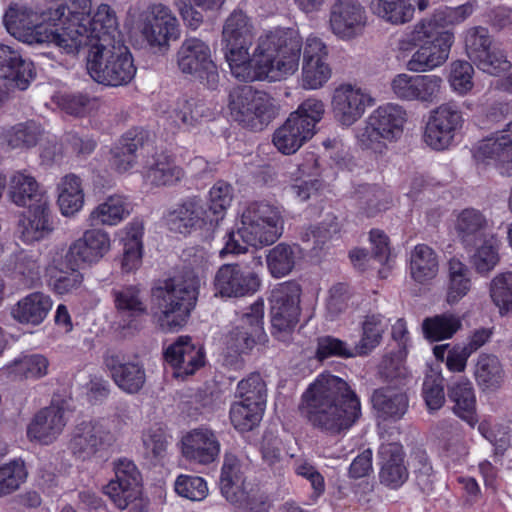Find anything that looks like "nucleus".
<instances>
[{
    "label": "nucleus",
    "mask_w": 512,
    "mask_h": 512,
    "mask_svg": "<svg viewBox=\"0 0 512 512\" xmlns=\"http://www.w3.org/2000/svg\"><path fill=\"white\" fill-rule=\"evenodd\" d=\"M303 401L310 424L333 436L349 430L361 415L356 394L343 379L328 373L310 384Z\"/></svg>",
    "instance_id": "obj_1"
},
{
    "label": "nucleus",
    "mask_w": 512,
    "mask_h": 512,
    "mask_svg": "<svg viewBox=\"0 0 512 512\" xmlns=\"http://www.w3.org/2000/svg\"><path fill=\"white\" fill-rule=\"evenodd\" d=\"M304 43L297 31L277 29L261 35L256 42L252 59L240 81H281L299 68Z\"/></svg>",
    "instance_id": "obj_2"
},
{
    "label": "nucleus",
    "mask_w": 512,
    "mask_h": 512,
    "mask_svg": "<svg viewBox=\"0 0 512 512\" xmlns=\"http://www.w3.org/2000/svg\"><path fill=\"white\" fill-rule=\"evenodd\" d=\"M283 233V218L278 207L265 202L249 203L241 214L236 232L227 233L220 256L242 254L247 246L262 247L273 244Z\"/></svg>",
    "instance_id": "obj_3"
},
{
    "label": "nucleus",
    "mask_w": 512,
    "mask_h": 512,
    "mask_svg": "<svg viewBox=\"0 0 512 512\" xmlns=\"http://www.w3.org/2000/svg\"><path fill=\"white\" fill-rule=\"evenodd\" d=\"M196 276H175L152 289L153 319L164 332H175L186 325L198 296Z\"/></svg>",
    "instance_id": "obj_4"
},
{
    "label": "nucleus",
    "mask_w": 512,
    "mask_h": 512,
    "mask_svg": "<svg viewBox=\"0 0 512 512\" xmlns=\"http://www.w3.org/2000/svg\"><path fill=\"white\" fill-rule=\"evenodd\" d=\"M441 14L419 20L407 35L399 41L400 50L417 47L407 62V69L412 72H427L443 65L454 43V33L439 26Z\"/></svg>",
    "instance_id": "obj_5"
},
{
    "label": "nucleus",
    "mask_w": 512,
    "mask_h": 512,
    "mask_svg": "<svg viewBox=\"0 0 512 512\" xmlns=\"http://www.w3.org/2000/svg\"><path fill=\"white\" fill-rule=\"evenodd\" d=\"M64 5L39 11L22 2H12L3 16L7 32L15 39L33 44L54 43L58 47L56 21L64 15Z\"/></svg>",
    "instance_id": "obj_6"
},
{
    "label": "nucleus",
    "mask_w": 512,
    "mask_h": 512,
    "mask_svg": "<svg viewBox=\"0 0 512 512\" xmlns=\"http://www.w3.org/2000/svg\"><path fill=\"white\" fill-rule=\"evenodd\" d=\"M87 72L97 83L108 87L127 85L135 77L136 67L128 47L123 41L90 47Z\"/></svg>",
    "instance_id": "obj_7"
},
{
    "label": "nucleus",
    "mask_w": 512,
    "mask_h": 512,
    "mask_svg": "<svg viewBox=\"0 0 512 512\" xmlns=\"http://www.w3.org/2000/svg\"><path fill=\"white\" fill-rule=\"evenodd\" d=\"M324 111V103L319 99L308 98L302 102L274 131L272 143L275 148L284 155L296 153L315 134V126Z\"/></svg>",
    "instance_id": "obj_8"
},
{
    "label": "nucleus",
    "mask_w": 512,
    "mask_h": 512,
    "mask_svg": "<svg viewBox=\"0 0 512 512\" xmlns=\"http://www.w3.org/2000/svg\"><path fill=\"white\" fill-rule=\"evenodd\" d=\"M405 121L406 112L401 106L392 103L379 106L367 117L364 126L357 130V142L362 149L383 153L386 142H392L402 135Z\"/></svg>",
    "instance_id": "obj_9"
},
{
    "label": "nucleus",
    "mask_w": 512,
    "mask_h": 512,
    "mask_svg": "<svg viewBox=\"0 0 512 512\" xmlns=\"http://www.w3.org/2000/svg\"><path fill=\"white\" fill-rule=\"evenodd\" d=\"M381 375L388 384L373 392V407L380 418L398 421L409 407V399L404 390L408 380L407 369L400 362L384 360Z\"/></svg>",
    "instance_id": "obj_10"
},
{
    "label": "nucleus",
    "mask_w": 512,
    "mask_h": 512,
    "mask_svg": "<svg viewBox=\"0 0 512 512\" xmlns=\"http://www.w3.org/2000/svg\"><path fill=\"white\" fill-rule=\"evenodd\" d=\"M79 22L76 36L68 40L62 39V50L67 54L77 53L81 47L115 43L123 41L118 30V20L115 11L108 4H100L93 16L75 18Z\"/></svg>",
    "instance_id": "obj_11"
},
{
    "label": "nucleus",
    "mask_w": 512,
    "mask_h": 512,
    "mask_svg": "<svg viewBox=\"0 0 512 512\" xmlns=\"http://www.w3.org/2000/svg\"><path fill=\"white\" fill-rule=\"evenodd\" d=\"M228 108L235 121L254 130H262L277 114L273 98L251 86L234 87L229 93Z\"/></svg>",
    "instance_id": "obj_12"
},
{
    "label": "nucleus",
    "mask_w": 512,
    "mask_h": 512,
    "mask_svg": "<svg viewBox=\"0 0 512 512\" xmlns=\"http://www.w3.org/2000/svg\"><path fill=\"white\" fill-rule=\"evenodd\" d=\"M254 39V28L242 11H234L226 19L222 30L225 59L231 74L240 79L252 59L249 48Z\"/></svg>",
    "instance_id": "obj_13"
},
{
    "label": "nucleus",
    "mask_w": 512,
    "mask_h": 512,
    "mask_svg": "<svg viewBox=\"0 0 512 512\" xmlns=\"http://www.w3.org/2000/svg\"><path fill=\"white\" fill-rule=\"evenodd\" d=\"M116 440L108 419L83 421L72 430L67 448L76 461L91 462L102 457Z\"/></svg>",
    "instance_id": "obj_14"
},
{
    "label": "nucleus",
    "mask_w": 512,
    "mask_h": 512,
    "mask_svg": "<svg viewBox=\"0 0 512 512\" xmlns=\"http://www.w3.org/2000/svg\"><path fill=\"white\" fill-rule=\"evenodd\" d=\"M300 296V286L292 281L281 283L271 291L269 300L272 334L280 341H288L298 323Z\"/></svg>",
    "instance_id": "obj_15"
},
{
    "label": "nucleus",
    "mask_w": 512,
    "mask_h": 512,
    "mask_svg": "<svg viewBox=\"0 0 512 512\" xmlns=\"http://www.w3.org/2000/svg\"><path fill=\"white\" fill-rule=\"evenodd\" d=\"M137 28L150 48L167 49L170 41L180 36L179 21L171 8L152 3L140 14Z\"/></svg>",
    "instance_id": "obj_16"
},
{
    "label": "nucleus",
    "mask_w": 512,
    "mask_h": 512,
    "mask_svg": "<svg viewBox=\"0 0 512 512\" xmlns=\"http://www.w3.org/2000/svg\"><path fill=\"white\" fill-rule=\"evenodd\" d=\"M176 63L183 74L193 76L209 89L217 87V66L212 60L209 45L203 40L196 37L186 38L177 50Z\"/></svg>",
    "instance_id": "obj_17"
},
{
    "label": "nucleus",
    "mask_w": 512,
    "mask_h": 512,
    "mask_svg": "<svg viewBox=\"0 0 512 512\" xmlns=\"http://www.w3.org/2000/svg\"><path fill=\"white\" fill-rule=\"evenodd\" d=\"M260 286L259 274L242 263L221 265L213 278L215 295L223 298L251 296L259 290Z\"/></svg>",
    "instance_id": "obj_18"
},
{
    "label": "nucleus",
    "mask_w": 512,
    "mask_h": 512,
    "mask_svg": "<svg viewBox=\"0 0 512 512\" xmlns=\"http://www.w3.org/2000/svg\"><path fill=\"white\" fill-rule=\"evenodd\" d=\"M329 49L325 42L313 34L304 42L302 69L299 85L304 90H318L332 77V67L328 62Z\"/></svg>",
    "instance_id": "obj_19"
},
{
    "label": "nucleus",
    "mask_w": 512,
    "mask_h": 512,
    "mask_svg": "<svg viewBox=\"0 0 512 512\" xmlns=\"http://www.w3.org/2000/svg\"><path fill=\"white\" fill-rule=\"evenodd\" d=\"M463 122L462 112L456 103L439 105L430 112L424 132L425 143L435 150L448 148Z\"/></svg>",
    "instance_id": "obj_20"
},
{
    "label": "nucleus",
    "mask_w": 512,
    "mask_h": 512,
    "mask_svg": "<svg viewBox=\"0 0 512 512\" xmlns=\"http://www.w3.org/2000/svg\"><path fill=\"white\" fill-rule=\"evenodd\" d=\"M368 25V12L359 0H335L329 10V28L342 41L360 37Z\"/></svg>",
    "instance_id": "obj_21"
},
{
    "label": "nucleus",
    "mask_w": 512,
    "mask_h": 512,
    "mask_svg": "<svg viewBox=\"0 0 512 512\" xmlns=\"http://www.w3.org/2000/svg\"><path fill=\"white\" fill-rule=\"evenodd\" d=\"M264 303L256 301L239 316L226 336V345L234 353L242 354L251 350L264 337Z\"/></svg>",
    "instance_id": "obj_22"
},
{
    "label": "nucleus",
    "mask_w": 512,
    "mask_h": 512,
    "mask_svg": "<svg viewBox=\"0 0 512 512\" xmlns=\"http://www.w3.org/2000/svg\"><path fill=\"white\" fill-rule=\"evenodd\" d=\"M373 105L369 92L357 84L342 83L332 93L331 108L335 119L343 126H351Z\"/></svg>",
    "instance_id": "obj_23"
},
{
    "label": "nucleus",
    "mask_w": 512,
    "mask_h": 512,
    "mask_svg": "<svg viewBox=\"0 0 512 512\" xmlns=\"http://www.w3.org/2000/svg\"><path fill=\"white\" fill-rule=\"evenodd\" d=\"M442 87L443 79L435 74L410 75L400 73L391 82V89L397 98L426 105L439 99Z\"/></svg>",
    "instance_id": "obj_24"
},
{
    "label": "nucleus",
    "mask_w": 512,
    "mask_h": 512,
    "mask_svg": "<svg viewBox=\"0 0 512 512\" xmlns=\"http://www.w3.org/2000/svg\"><path fill=\"white\" fill-rule=\"evenodd\" d=\"M115 479H112L104 488L105 494L121 510L138 498L141 493V474L135 463L127 458L114 461Z\"/></svg>",
    "instance_id": "obj_25"
},
{
    "label": "nucleus",
    "mask_w": 512,
    "mask_h": 512,
    "mask_svg": "<svg viewBox=\"0 0 512 512\" xmlns=\"http://www.w3.org/2000/svg\"><path fill=\"white\" fill-rule=\"evenodd\" d=\"M111 293L116 309V328L128 333L136 330L140 318L147 314V305L140 289L135 285H128L115 287Z\"/></svg>",
    "instance_id": "obj_26"
},
{
    "label": "nucleus",
    "mask_w": 512,
    "mask_h": 512,
    "mask_svg": "<svg viewBox=\"0 0 512 512\" xmlns=\"http://www.w3.org/2000/svg\"><path fill=\"white\" fill-rule=\"evenodd\" d=\"M221 444L216 433L205 427L187 432L181 440L183 457L193 463L209 465L220 454Z\"/></svg>",
    "instance_id": "obj_27"
},
{
    "label": "nucleus",
    "mask_w": 512,
    "mask_h": 512,
    "mask_svg": "<svg viewBox=\"0 0 512 512\" xmlns=\"http://www.w3.org/2000/svg\"><path fill=\"white\" fill-rule=\"evenodd\" d=\"M111 248L109 234L101 229H90L68 248L64 260L72 266L98 262Z\"/></svg>",
    "instance_id": "obj_28"
},
{
    "label": "nucleus",
    "mask_w": 512,
    "mask_h": 512,
    "mask_svg": "<svg viewBox=\"0 0 512 512\" xmlns=\"http://www.w3.org/2000/svg\"><path fill=\"white\" fill-rule=\"evenodd\" d=\"M104 364L115 384L125 393L136 394L144 387L146 373L139 362L125 361L120 353L107 352Z\"/></svg>",
    "instance_id": "obj_29"
},
{
    "label": "nucleus",
    "mask_w": 512,
    "mask_h": 512,
    "mask_svg": "<svg viewBox=\"0 0 512 512\" xmlns=\"http://www.w3.org/2000/svg\"><path fill=\"white\" fill-rule=\"evenodd\" d=\"M166 361L174 368L175 377L193 374L204 364V353L196 347L189 336H180L165 351Z\"/></svg>",
    "instance_id": "obj_30"
},
{
    "label": "nucleus",
    "mask_w": 512,
    "mask_h": 512,
    "mask_svg": "<svg viewBox=\"0 0 512 512\" xmlns=\"http://www.w3.org/2000/svg\"><path fill=\"white\" fill-rule=\"evenodd\" d=\"M150 146V134L143 128L128 130L111 151V166L118 172H126L136 164L137 152Z\"/></svg>",
    "instance_id": "obj_31"
},
{
    "label": "nucleus",
    "mask_w": 512,
    "mask_h": 512,
    "mask_svg": "<svg viewBox=\"0 0 512 512\" xmlns=\"http://www.w3.org/2000/svg\"><path fill=\"white\" fill-rule=\"evenodd\" d=\"M473 155L476 161L487 165L512 163V121L502 131L481 140Z\"/></svg>",
    "instance_id": "obj_32"
},
{
    "label": "nucleus",
    "mask_w": 512,
    "mask_h": 512,
    "mask_svg": "<svg viewBox=\"0 0 512 512\" xmlns=\"http://www.w3.org/2000/svg\"><path fill=\"white\" fill-rule=\"evenodd\" d=\"M379 479L385 486L397 489L408 479V469L404 463L403 448L399 443H383L378 451Z\"/></svg>",
    "instance_id": "obj_33"
},
{
    "label": "nucleus",
    "mask_w": 512,
    "mask_h": 512,
    "mask_svg": "<svg viewBox=\"0 0 512 512\" xmlns=\"http://www.w3.org/2000/svg\"><path fill=\"white\" fill-rule=\"evenodd\" d=\"M66 423L63 408L59 406L46 407L40 410L28 425L27 436L30 440L49 444L62 433Z\"/></svg>",
    "instance_id": "obj_34"
},
{
    "label": "nucleus",
    "mask_w": 512,
    "mask_h": 512,
    "mask_svg": "<svg viewBox=\"0 0 512 512\" xmlns=\"http://www.w3.org/2000/svg\"><path fill=\"white\" fill-rule=\"evenodd\" d=\"M34 76L32 62L23 59L11 46L0 43V79L9 80L18 89L25 90Z\"/></svg>",
    "instance_id": "obj_35"
},
{
    "label": "nucleus",
    "mask_w": 512,
    "mask_h": 512,
    "mask_svg": "<svg viewBox=\"0 0 512 512\" xmlns=\"http://www.w3.org/2000/svg\"><path fill=\"white\" fill-rule=\"evenodd\" d=\"M319 175L317 155L314 152L305 153L303 161L298 164L296 171L291 173L290 193L299 201L308 200L321 186Z\"/></svg>",
    "instance_id": "obj_36"
},
{
    "label": "nucleus",
    "mask_w": 512,
    "mask_h": 512,
    "mask_svg": "<svg viewBox=\"0 0 512 512\" xmlns=\"http://www.w3.org/2000/svg\"><path fill=\"white\" fill-rule=\"evenodd\" d=\"M8 197L19 207H30V204L49 201L35 177L26 170H18L10 175Z\"/></svg>",
    "instance_id": "obj_37"
},
{
    "label": "nucleus",
    "mask_w": 512,
    "mask_h": 512,
    "mask_svg": "<svg viewBox=\"0 0 512 512\" xmlns=\"http://www.w3.org/2000/svg\"><path fill=\"white\" fill-rule=\"evenodd\" d=\"M53 306L49 295L33 292L20 299L11 309L12 318L20 324H41Z\"/></svg>",
    "instance_id": "obj_38"
},
{
    "label": "nucleus",
    "mask_w": 512,
    "mask_h": 512,
    "mask_svg": "<svg viewBox=\"0 0 512 512\" xmlns=\"http://www.w3.org/2000/svg\"><path fill=\"white\" fill-rule=\"evenodd\" d=\"M50 362L45 355L24 354L0 369V375L9 380H37L48 374Z\"/></svg>",
    "instance_id": "obj_39"
},
{
    "label": "nucleus",
    "mask_w": 512,
    "mask_h": 512,
    "mask_svg": "<svg viewBox=\"0 0 512 512\" xmlns=\"http://www.w3.org/2000/svg\"><path fill=\"white\" fill-rule=\"evenodd\" d=\"M169 229L181 234L201 228L206 223V211L202 201L190 198L171 211L167 218Z\"/></svg>",
    "instance_id": "obj_40"
},
{
    "label": "nucleus",
    "mask_w": 512,
    "mask_h": 512,
    "mask_svg": "<svg viewBox=\"0 0 512 512\" xmlns=\"http://www.w3.org/2000/svg\"><path fill=\"white\" fill-rule=\"evenodd\" d=\"M143 177L153 186H171L184 178V171L169 156L161 153L146 161Z\"/></svg>",
    "instance_id": "obj_41"
},
{
    "label": "nucleus",
    "mask_w": 512,
    "mask_h": 512,
    "mask_svg": "<svg viewBox=\"0 0 512 512\" xmlns=\"http://www.w3.org/2000/svg\"><path fill=\"white\" fill-rule=\"evenodd\" d=\"M448 397L454 403L453 412L471 427L478 422L476 396L472 383L460 378L448 387Z\"/></svg>",
    "instance_id": "obj_42"
},
{
    "label": "nucleus",
    "mask_w": 512,
    "mask_h": 512,
    "mask_svg": "<svg viewBox=\"0 0 512 512\" xmlns=\"http://www.w3.org/2000/svg\"><path fill=\"white\" fill-rule=\"evenodd\" d=\"M21 238L25 242L39 241L50 231L49 201L41 204H30L27 213L19 222Z\"/></svg>",
    "instance_id": "obj_43"
},
{
    "label": "nucleus",
    "mask_w": 512,
    "mask_h": 512,
    "mask_svg": "<svg viewBox=\"0 0 512 512\" xmlns=\"http://www.w3.org/2000/svg\"><path fill=\"white\" fill-rule=\"evenodd\" d=\"M220 490L229 502L238 501L245 488L243 464L233 453L224 455L220 476Z\"/></svg>",
    "instance_id": "obj_44"
},
{
    "label": "nucleus",
    "mask_w": 512,
    "mask_h": 512,
    "mask_svg": "<svg viewBox=\"0 0 512 512\" xmlns=\"http://www.w3.org/2000/svg\"><path fill=\"white\" fill-rule=\"evenodd\" d=\"M143 231L142 221L133 220L120 232L123 244L122 269L126 272L136 270L142 263Z\"/></svg>",
    "instance_id": "obj_45"
},
{
    "label": "nucleus",
    "mask_w": 512,
    "mask_h": 512,
    "mask_svg": "<svg viewBox=\"0 0 512 512\" xmlns=\"http://www.w3.org/2000/svg\"><path fill=\"white\" fill-rule=\"evenodd\" d=\"M456 232L461 242L466 246H473L483 237L491 235L486 233L488 220L484 214L474 208H467L461 211L457 217Z\"/></svg>",
    "instance_id": "obj_46"
},
{
    "label": "nucleus",
    "mask_w": 512,
    "mask_h": 512,
    "mask_svg": "<svg viewBox=\"0 0 512 512\" xmlns=\"http://www.w3.org/2000/svg\"><path fill=\"white\" fill-rule=\"evenodd\" d=\"M129 206L125 197L109 196L91 211L87 221L91 227L117 225L129 215Z\"/></svg>",
    "instance_id": "obj_47"
},
{
    "label": "nucleus",
    "mask_w": 512,
    "mask_h": 512,
    "mask_svg": "<svg viewBox=\"0 0 512 512\" xmlns=\"http://www.w3.org/2000/svg\"><path fill=\"white\" fill-rule=\"evenodd\" d=\"M434 435L441 442L446 457L452 461H459L468 454L457 421L445 419L439 421L433 428Z\"/></svg>",
    "instance_id": "obj_48"
},
{
    "label": "nucleus",
    "mask_w": 512,
    "mask_h": 512,
    "mask_svg": "<svg viewBox=\"0 0 512 512\" xmlns=\"http://www.w3.org/2000/svg\"><path fill=\"white\" fill-rule=\"evenodd\" d=\"M439 260L436 252L426 244H418L410 254V274L418 283H425L438 274Z\"/></svg>",
    "instance_id": "obj_49"
},
{
    "label": "nucleus",
    "mask_w": 512,
    "mask_h": 512,
    "mask_svg": "<svg viewBox=\"0 0 512 512\" xmlns=\"http://www.w3.org/2000/svg\"><path fill=\"white\" fill-rule=\"evenodd\" d=\"M301 258V248L296 244L279 243L268 251L267 268L274 278L287 276Z\"/></svg>",
    "instance_id": "obj_50"
},
{
    "label": "nucleus",
    "mask_w": 512,
    "mask_h": 512,
    "mask_svg": "<svg viewBox=\"0 0 512 512\" xmlns=\"http://www.w3.org/2000/svg\"><path fill=\"white\" fill-rule=\"evenodd\" d=\"M447 266L446 301L453 305L469 293L472 286L471 272L468 266L457 258H451Z\"/></svg>",
    "instance_id": "obj_51"
},
{
    "label": "nucleus",
    "mask_w": 512,
    "mask_h": 512,
    "mask_svg": "<svg viewBox=\"0 0 512 512\" xmlns=\"http://www.w3.org/2000/svg\"><path fill=\"white\" fill-rule=\"evenodd\" d=\"M58 205L65 216L74 215L84 204L81 180L74 174L63 177L58 184Z\"/></svg>",
    "instance_id": "obj_52"
},
{
    "label": "nucleus",
    "mask_w": 512,
    "mask_h": 512,
    "mask_svg": "<svg viewBox=\"0 0 512 512\" xmlns=\"http://www.w3.org/2000/svg\"><path fill=\"white\" fill-rule=\"evenodd\" d=\"M474 252L470 255V263L479 274L486 275L499 263V240L491 234L478 240Z\"/></svg>",
    "instance_id": "obj_53"
},
{
    "label": "nucleus",
    "mask_w": 512,
    "mask_h": 512,
    "mask_svg": "<svg viewBox=\"0 0 512 512\" xmlns=\"http://www.w3.org/2000/svg\"><path fill=\"white\" fill-rule=\"evenodd\" d=\"M371 9L379 18L393 25L411 21L415 12L410 0H374Z\"/></svg>",
    "instance_id": "obj_54"
},
{
    "label": "nucleus",
    "mask_w": 512,
    "mask_h": 512,
    "mask_svg": "<svg viewBox=\"0 0 512 512\" xmlns=\"http://www.w3.org/2000/svg\"><path fill=\"white\" fill-rule=\"evenodd\" d=\"M474 375L478 385L484 390H496L504 381L503 367L492 354L483 353L478 356Z\"/></svg>",
    "instance_id": "obj_55"
},
{
    "label": "nucleus",
    "mask_w": 512,
    "mask_h": 512,
    "mask_svg": "<svg viewBox=\"0 0 512 512\" xmlns=\"http://www.w3.org/2000/svg\"><path fill=\"white\" fill-rule=\"evenodd\" d=\"M41 132L40 125L34 121H27L5 129L2 132V139L10 149L26 150L37 144Z\"/></svg>",
    "instance_id": "obj_56"
},
{
    "label": "nucleus",
    "mask_w": 512,
    "mask_h": 512,
    "mask_svg": "<svg viewBox=\"0 0 512 512\" xmlns=\"http://www.w3.org/2000/svg\"><path fill=\"white\" fill-rule=\"evenodd\" d=\"M175 117L180 123L187 127H195L204 120L214 117V112L203 100L196 98H182L176 103L174 109Z\"/></svg>",
    "instance_id": "obj_57"
},
{
    "label": "nucleus",
    "mask_w": 512,
    "mask_h": 512,
    "mask_svg": "<svg viewBox=\"0 0 512 512\" xmlns=\"http://www.w3.org/2000/svg\"><path fill=\"white\" fill-rule=\"evenodd\" d=\"M64 7V15L56 21L58 47L60 49H62V39L68 40L76 36L75 31L78 30V25L75 23V18L91 16V0H72L69 8ZM77 22L79 21L77 20Z\"/></svg>",
    "instance_id": "obj_58"
},
{
    "label": "nucleus",
    "mask_w": 512,
    "mask_h": 512,
    "mask_svg": "<svg viewBox=\"0 0 512 512\" xmlns=\"http://www.w3.org/2000/svg\"><path fill=\"white\" fill-rule=\"evenodd\" d=\"M388 325V320L381 314L367 315L362 323V337L356 344L358 353L367 355L377 347Z\"/></svg>",
    "instance_id": "obj_59"
},
{
    "label": "nucleus",
    "mask_w": 512,
    "mask_h": 512,
    "mask_svg": "<svg viewBox=\"0 0 512 512\" xmlns=\"http://www.w3.org/2000/svg\"><path fill=\"white\" fill-rule=\"evenodd\" d=\"M462 326L461 320L452 314H441L424 319V336L431 341L451 338Z\"/></svg>",
    "instance_id": "obj_60"
},
{
    "label": "nucleus",
    "mask_w": 512,
    "mask_h": 512,
    "mask_svg": "<svg viewBox=\"0 0 512 512\" xmlns=\"http://www.w3.org/2000/svg\"><path fill=\"white\" fill-rule=\"evenodd\" d=\"M359 208L367 217H373L388 206L386 191L374 185H360L355 192Z\"/></svg>",
    "instance_id": "obj_61"
},
{
    "label": "nucleus",
    "mask_w": 512,
    "mask_h": 512,
    "mask_svg": "<svg viewBox=\"0 0 512 512\" xmlns=\"http://www.w3.org/2000/svg\"><path fill=\"white\" fill-rule=\"evenodd\" d=\"M489 294L501 315L512 310V271L495 275L490 282Z\"/></svg>",
    "instance_id": "obj_62"
},
{
    "label": "nucleus",
    "mask_w": 512,
    "mask_h": 512,
    "mask_svg": "<svg viewBox=\"0 0 512 512\" xmlns=\"http://www.w3.org/2000/svg\"><path fill=\"white\" fill-rule=\"evenodd\" d=\"M264 409L263 407L247 402L237 401L233 403L230 408L231 423L239 431H250L259 424Z\"/></svg>",
    "instance_id": "obj_63"
},
{
    "label": "nucleus",
    "mask_w": 512,
    "mask_h": 512,
    "mask_svg": "<svg viewBox=\"0 0 512 512\" xmlns=\"http://www.w3.org/2000/svg\"><path fill=\"white\" fill-rule=\"evenodd\" d=\"M27 478L25 465L20 460H12L0 465V498L17 491Z\"/></svg>",
    "instance_id": "obj_64"
}]
</instances>
